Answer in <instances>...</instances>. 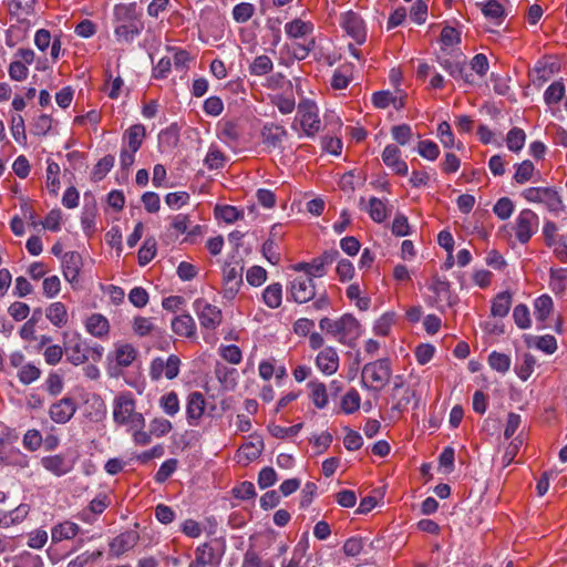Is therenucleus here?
I'll return each mask as SVG.
<instances>
[{
	"instance_id": "f704fd0d",
	"label": "nucleus",
	"mask_w": 567,
	"mask_h": 567,
	"mask_svg": "<svg viewBox=\"0 0 567 567\" xmlns=\"http://www.w3.org/2000/svg\"><path fill=\"white\" fill-rule=\"evenodd\" d=\"M312 24L300 19H295L285 25L286 33L291 38H301L312 32Z\"/></svg>"
},
{
	"instance_id": "e2e57ef3",
	"label": "nucleus",
	"mask_w": 567,
	"mask_h": 567,
	"mask_svg": "<svg viewBox=\"0 0 567 567\" xmlns=\"http://www.w3.org/2000/svg\"><path fill=\"white\" fill-rule=\"evenodd\" d=\"M393 322H394V313L386 312V313L382 315L373 327L375 334L388 336Z\"/></svg>"
},
{
	"instance_id": "49530a36",
	"label": "nucleus",
	"mask_w": 567,
	"mask_h": 567,
	"mask_svg": "<svg viewBox=\"0 0 567 567\" xmlns=\"http://www.w3.org/2000/svg\"><path fill=\"white\" fill-rule=\"evenodd\" d=\"M567 281V268L551 269L549 286L554 292H561Z\"/></svg>"
},
{
	"instance_id": "bb28decb",
	"label": "nucleus",
	"mask_w": 567,
	"mask_h": 567,
	"mask_svg": "<svg viewBox=\"0 0 567 567\" xmlns=\"http://www.w3.org/2000/svg\"><path fill=\"white\" fill-rule=\"evenodd\" d=\"M80 532V526L72 522H64L55 525L51 530V537L53 543H59L63 539H71L75 537Z\"/></svg>"
},
{
	"instance_id": "69168bd1",
	"label": "nucleus",
	"mask_w": 567,
	"mask_h": 567,
	"mask_svg": "<svg viewBox=\"0 0 567 567\" xmlns=\"http://www.w3.org/2000/svg\"><path fill=\"white\" fill-rule=\"evenodd\" d=\"M233 495L244 501L254 498L256 496L255 485L251 482L245 481L233 488Z\"/></svg>"
},
{
	"instance_id": "c756f323",
	"label": "nucleus",
	"mask_w": 567,
	"mask_h": 567,
	"mask_svg": "<svg viewBox=\"0 0 567 567\" xmlns=\"http://www.w3.org/2000/svg\"><path fill=\"white\" fill-rule=\"evenodd\" d=\"M527 343L529 348H535L546 354H553L557 350L556 339L550 334L532 337Z\"/></svg>"
},
{
	"instance_id": "6e6552de",
	"label": "nucleus",
	"mask_w": 567,
	"mask_h": 567,
	"mask_svg": "<svg viewBox=\"0 0 567 567\" xmlns=\"http://www.w3.org/2000/svg\"><path fill=\"white\" fill-rule=\"evenodd\" d=\"M135 411V401L131 393H121L114 400L113 420L120 425L128 424V420Z\"/></svg>"
},
{
	"instance_id": "7ed1b4c3",
	"label": "nucleus",
	"mask_w": 567,
	"mask_h": 567,
	"mask_svg": "<svg viewBox=\"0 0 567 567\" xmlns=\"http://www.w3.org/2000/svg\"><path fill=\"white\" fill-rule=\"evenodd\" d=\"M391 375V361L382 358L363 365L361 384L368 390L379 391L389 383Z\"/></svg>"
},
{
	"instance_id": "9b49d317",
	"label": "nucleus",
	"mask_w": 567,
	"mask_h": 567,
	"mask_svg": "<svg viewBox=\"0 0 567 567\" xmlns=\"http://www.w3.org/2000/svg\"><path fill=\"white\" fill-rule=\"evenodd\" d=\"M250 441L243 444L237 451L238 463L248 465L250 462L257 460L264 447V440L258 435H251Z\"/></svg>"
},
{
	"instance_id": "1a4fd4ad",
	"label": "nucleus",
	"mask_w": 567,
	"mask_h": 567,
	"mask_svg": "<svg viewBox=\"0 0 567 567\" xmlns=\"http://www.w3.org/2000/svg\"><path fill=\"white\" fill-rule=\"evenodd\" d=\"M341 25L344 31L361 44L365 40V28L362 18L353 12L347 11L341 16Z\"/></svg>"
},
{
	"instance_id": "58836bf2",
	"label": "nucleus",
	"mask_w": 567,
	"mask_h": 567,
	"mask_svg": "<svg viewBox=\"0 0 567 567\" xmlns=\"http://www.w3.org/2000/svg\"><path fill=\"white\" fill-rule=\"evenodd\" d=\"M115 158L113 155H105L102 157L92 171V179L95 182L102 181L106 174L114 166Z\"/></svg>"
},
{
	"instance_id": "de8ad7c7",
	"label": "nucleus",
	"mask_w": 567,
	"mask_h": 567,
	"mask_svg": "<svg viewBox=\"0 0 567 567\" xmlns=\"http://www.w3.org/2000/svg\"><path fill=\"white\" fill-rule=\"evenodd\" d=\"M255 8L251 3L241 2L234 7L233 18L238 23L247 22L254 14Z\"/></svg>"
},
{
	"instance_id": "412c9836",
	"label": "nucleus",
	"mask_w": 567,
	"mask_h": 567,
	"mask_svg": "<svg viewBox=\"0 0 567 567\" xmlns=\"http://www.w3.org/2000/svg\"><path fill=\"white\" fill-rule=\"evenodd\" d=\"M359 321L350 313H346L340 318L341 334L339 341L348 343V340H354L360 336Z\"/></svg>"
},
{
	"instance_id": "13d9d810",
	"label": "nucleus",
	"mask_w": 567,
	"mask_h": 567,
	"mask_svg": "<svg viewBox=\"0 0 567 567\" xmlns=\"http://www.w3.org/2000/svg\"><path fill=\"white\" fill-rule=\"evenodd\" d=\"M513 318L520 329H527L530 326L529 310L525 305H518L514 308Z\"/></svg>"
},
{
	"instance_id": "680f3d73",
	"label": "nucleus",
	"mask_w": 567,
	"mask_h": 567,
	"mask_svg": "<svg viewBox=\"0 0 567 567\" xmlns=\"http://www.w3.org/2000/svg\"><path fill=\"white\" fill-rule=\"evenodd\" d=\"M246 279L250 286L259 287L267 279V271L260 266H252L248 269Z\"/></svg>"
},
{
	"instance_id": "0e129e2a",
	"label": "nucleus",
	"mask_w": 567,
	"mask_h": 567,
	"mask_svg": "<svg viewBox=\"0 0 567 567\" xmlns=\"http://www.w3.org/2000/svg\"><path fill=\"white\" fill-rule=\"evenodd\" d=\"M11 133L13 138L19 144H25L27 135L24 127V120L21 115H17L12 117Z\"/></svg>"
},
{
	"instance_id": "f8f14e48",
	"label": "nucleus",
	"mask_w": 567,
	"mask_h": 567,
	"mask_svg": "<svg viewBox=\"0 0 567 567\" xmlns=\"http://www.w3.org/2000/svg\"><path fill=\"white\" fill-rule=\"evenodd\" d=\"M382 161L396 175L405 176L409 172L408 164L401 159L400 148L394 144H389L384 147Z\"/></svg>"
},
{
	"instance_id": "7c9ffc66",
	"label": "nucleus",
	"mask_w": 567,
	"mask_h": 567,
	"mask_svg": "<svg viewBox=\"0 0 567 567\" xmlns=\"http://www.w3.org/2000/svg\"><path fill=\"white\" fill-rule=\"evenodd\" d=\"M554 302L550 296L542 295L534 302V315L537 321H545L553 311Z\"/></svg>"
},
{
	"instance_id": "c85d7f7f",
	"label": "nucleus",
	"mask_w": 567,
	"mask_h": 567,
	"mask_svg": "<svg viewBox=\"0 0 567 567\" xmlns=\"http://www.w3.org/2000/svg\"><path fill=\"white\" fill-rule=\"evenodd\" d=\"M136 349L130 343L118 344L114 351L115 361L122 368L130 367L136 359Z\"/></svg>"
},
{
	"instance_id": "cd10ccee",
	"label": "nucleus",
	"mask_w": 567,
	"mask_h": 567,
	"mask_svg": "<svg viewBox=\"0 0 567 567\" xmlns=\"http://www.w3.org/2000/svg\"><path fill=\"white\" fill-rule=\"evenodd\" d=\"M195 329V321L189 315L175 317L172 321V330L181 337H192Z\"/></svg>"
},
{
	"instance_id": "2eb2a0df",
	"label": "nucleus",
	"mask_w": 567,
	"mask_h": 567,
	"mask_svg": "<svg viewBox=\"0 0 567 567\" xmlns=\"http://www.w3.org/2000/svg\"><path fill=\"white\" fill-rule=\"evenodd\" d=\"M138 540L140 535L136 530H126L111 540L110 551L115 556H121L132 549Z\"/></svg>"
},
{
	"instance_id": "a878e982",
	"label": "nucleus",
	"mask_w": 567,
	"mask_h": 567,
	"mask_svg": "<svg viewBox=\"0 0 567 567\" xmlns=\"http://www.w3.org/2000/svg\"><path fill=\"white\" fill-rule=\"evenodd\" d=\"M85 327L89 333L97 338L106 336L110 330L109 320L100 313H93L89 317Z\"/></svg>"
},
{
	"instance_id": "e433bc0d",
	"label": "nucleus",
	"mask_w": 567,
	"mask_h": 567,
	"mask_svg": "<svg viewBox=\"0 0 567 567\" xmlns=\"http://www.w3.org/2000/svg\"><path fill=\"white\" fill-rule=\"evenodd\" d=\"M157 244L154 237H148L144 240L138 250V264L141 266L147 265L156 255Z\"/></svg>"
},
{
	"instance_id": "2f4dec72",
	"label": "nucleus",
	"mask_w": 567,
	"mask_h": 567,
	"mask_svg": "<svg viewBox=\"0 0 567 567\" xmlns=\"http://www.w3.org/2000/svg\"><path fill=\"white\" fill-rule=\"evenodd\" d=\"M47 318L55 327H62L68 321L66 308L62 302H53L47 309Z\"/></svg>"
},
{
	"instance_id": "393cba45",
	"label": "nucleus",
	"mask_w": 567,
	"mask_h": 567,
	"mask_svg": "<svg viewBox=\"0 0 567 567\" xmlns=\"http://www.w3.org/2000/svg\"><path fill=\"white\" fill-rule=\"evenodd\" d=\"M285 135L286 130L282 126L275 124H267L261 130L262 143L274 148L281 144Z\"/></svg>"
},
{
	"instance_id": "a19ab883",
	"label": "nucleus",
	"mask_w": 567,
	"mask_h": 567,
	"mask_svg": "<svg viewBox=\"0 0 567 567\" xmlns=\"http://www.w3.org/2000/svg\"><path fill=\"white\" fill-rule=\"evenodd\" d=\"M526 135L522 128L514 127L506 135V145L508 150L518 152L525 145Z\"/></svg>"
},
{
	"instance_id": "423d86ee",
	"label": "nucleus",
	"mask_w": 567,
	"mask_h": 567,
	"mask_svg": "<svg viewBox=\"0 0 567 567\" xmlns=\"http://www.w3.org/2000/svg\"><path fill=\"white\" fill-rule=\"evenodd\" d=\"M194 308L197 312L200 326L214 330L221 322V311L204 299H196Z\"/></svg>"
},
{
	"instance_id": "ea45409f",
	"label": "nucleus",
	"mask_w": 567,
	"mask_h": 567,
	"mask_svg": "<svg viewBox=\"0 0 567 567\" xmlns=\"http://www.w3.org/2000/svg\"><path fill=\"white\" fill-rule=\"evenodd\" d=\"M309 386L311 388V399L313 404L318 409H323L328 404L326 385L321 382L311 381Z\"/></svg>"
},
{
	"instance_id": "4c0bfd02",
	"label": "nucleus",
	"mask_w": 567,
	"mask_h": 567,
	"mask_svg": "<svg viewBox=\"0 0 567 567\" xmlns=\"http://www.w3.org/2000/svg\"><path fill=\"white\" fill-rule=\"evenodd\" d=\"M13 567H43V560L39 555L24 550L13 557Z\"/></svg>"
},
{
	"instance_id": "4d7b16f0",
	"label": "nucleus",
	"mask_w": 567,
	"mask_h": 567,
	"mask_svg": "<svg viewBox=\"0 0 567 567\" xmlns=\"http://www.w3.org/2000/svg\"><path fill=\"white\" fill-rule=\"evenodd\" d=\"M40 374H41V371L38 367H35L31 363H28V364L22 365V368L19 371L18 377H19V380L21 383L30 384L33 381H35L37 379H39Z\"/></svg>"
},
{
	"instance_id": "39448f33",
	"label": "nucleus",
	"mask_w": 567,
	"mask_h": 567,
	"mask_svg": "<svg viewBox=\"0 0 567 567\" xmlns=\"http://www.w3.org/2000/svg\"><path fill=\"white\" fill-rule=\"evenodd\" d=\"M298 114L305 134L310 137L315 136L320 130V120L316 103L309 100L301 101L298 105Z\"/></svg>"
},
{
	"instance_id": "b1692460",
	"label": "nucleus",
	"mask_w": 567,
	"mask_h": 567,
	"mask_svg": "<svg viewBox=\"0 0 567 567\" xmlns=\"http://www.w3.org/2000/svg\"><path fill=\"white\" fill-rule=\"evenodd\" d=\"M41 464L47 471L56 476H62L71 470L65 457L60 454L42 457Z\"/></svg>"
},
{
	"instance_id": "774afa93",
	"label": "nucleus",
	"mask_w": 567,
	"mask_h": 567,
	"mask_svg": "<svg viewBox=\"0 0 567 567\" xmlns=\"http://www.w3.org/2000/svg\"><path fill=\"white\" fill-rule=\"evenodd\" d=\"M276 471L270 466L261 468V471L258 474V485L262 489L272 486L276 483Z\"/></svg>"
},
{
	"instance_id": "aec40b11",
	"label": "nucleus",
	"mask_w": 567,
	"mask_h": 567,
	"mask_svg": "<svg viewBox=\"0 0 567 567\" xmlns=\"http://www.w3.org/2000/svg\"><path fill=\"white\" fill-rule=\"evenodd\" d=\"M517 291V281L508 275L505 281V289L498 292V317L506 316L512 306V297Z\"/></svg>"
},
{
	"instance_id": "a211bd4d",
	"label": "nucleus",
	"mask_w": 567,
	"mask_h": 567,
	"mask_svg": "<svg viewBox=\"0 0 567 567\" xmlns=\"http://www.w3.org/2000/svg\"><path fill=\"white\" fill-rule=\"evenodd\" d=\"M316 363L321 372L331 375L337 372L339 367L338 353L333 348L328 347L318 353Z\"/></svg>"
},
{
	"instance_id": "72a5a7b5",
	"label": "nucleus",
	"mask_w": 567,
	"mask_h": 567,
	"mask_svg": "<svg viewBox=\"0 0 567 567\" xmlns=\"http://www.w3.org/2000/svg\"><path fill=\"white\" fill-rule=\"evenodd\" d=\"M272 68L271 59L268 55L261 54L254 59L249 65V72L251 75L261 76L271 72Z\"/></svg>"
},
{
	"instance_id": "dca6fc26",
	"label": "nucleus",
	"mask_w": 567,
	"mask_h": 567,
	"mask_svg": "<svg viewBox=\"0 0 567 567\" xmlns=\"http://www.w3.org/2000/svg\"><path fill=\"white\" fill-rule=\"evenodd\" d=\"M205 398L200 392H192L187 398L186 415L188 424L196 426L205 411Z\"/></svg>"
},
{
	"instance_id": "37998d69",
	"label": "nucleus",
	"mask_w": 567,
	"mask_h": 567,
	"mask_svg": "<svg viewBox=\"0 0 567 567\" xmlns=\"http://www.w3.org/2000/svg\"><path fill=\"white\" fill-rule=\"evenodd\" d=\"M215 216L227 224H233L234 221L243 218V213L234 206L225 205L215 207Z\"/></svg>"
},
{
	"instance_id": "864d4df0",
	"label": "nucleus",
	"mask_w": 567,
	"mask_h": 567,
	"mask_svg": "<svg viewBox=\"0 0 567 567\" xmlns=\"http://www.w3.org/2000/svg\"><path fill=\"white\" fill-rule=\"evenodd\" d=\"M161 406L164 412L171 416L175 415L179 410L178 396L175 392H169L162 396Z\"/></svg>"
},
{
	"instance_id": "f03ea898",
	"label": "nucleus",
	"mask_w": 567,
	"mask_h": 567,
	"mask_svg": "<svg viewBox=\"0 0 567 567\" xmlns=\"http://www.w3.org/2000/svg\"><path fill=\"white\" fill-rule=\"evenodd\" d=\"M538 225L539 219L537 214L532 209L525 208L519 212L514 223H508L503 226L502 237L512 246L516 243L524 245L536 234Z\"/></svg>"
},
{
	"instance_id": "338daca9",
	"label": "nucleus",
	"mask_w": 567,
	"mask_h": 567,
	"mask_svg": "<svg viewBox=\"0 0 567 567\" xmlns=\"http://www.w3.org/2000/svg\"><path fill=\"white\" fill-rule=\"evenodd\" d=\"M128 300L136 308H143L148 302V293L142 287H135L130 291Z\"/></svg>"
},
{
	"instance_id": "6ab92c4d",
	"label": "nucleus",
	"mask_w": 567,
	"mask_h": 567,
	"mask_svg": "<svg viewBox=\"0 0 567 567\" xmlns=\"http://www.w3.org/2000/svg\"><path fill=\"white\" fill-rule=\"evenodd\" d=\"M442 68L449 72V74L455 79H463L465 82H470L468 69L465 64V56L458 55L456 59H444L441 61Z\"/></svg>"
},
{
	"instance_id": "c03bdc74",
	"label": "nucleus",
	"mask_w": 567,
	"mask_h": 567,
	"mask_svg": "<svg viewBox=\"0 0 567 567\" xmlns=\"http://www.w3.org/2000/svg\"><path fill=\"white\" fill-rule=\"evenodd\" d=\"M368 212L375 223H382L388 217L385 204L377 197L370 198Z\"/></svg>"
},
{
	"instance_id": "5701e85b",
	"label": "nucleus",
	"mask_w": 567,
	"mask_h": 567,
	"mask_svg": "<svg viewBox=\"0 0 567 567\" xmlns=\"http://www.w3.org/2000/svg\"><path fill=\"white\" fill-rule=\"evenodd\" d=\"M145 136H146L145 126L142 124H135V125L130 126L125 131V133L123 135V141L127 145L126 148L131 150L132 152H137L141 148Z\"/></svg>"
},
{
	"instance_id": "6e6d98bb",
	"label": "nucleus",
	"mask_w": 567,
	"mask_h": 567,
	"mask_svg": "<svg viewBox=\"0 0 567 567\" xmlns=\"http://www.w3.org/2000/svg\"><path fill=\"white\" fill-rule=\"evenodd\" d=\"M417 152L422 157L429 161H435L440 154L439 146L434 142L427 140L419 142Z\"/></svg>"
},
{
	"instance_id": "9d476101",
	"label": "nucleus",
	"mask_w": 567,
	"mask_h": 567,
	"mask_svg": "<svg viewBox=\"0 0 567 567\" xmlns=\"http://www.w3.org/2000/svg\"><path fill=\"white\" fill-rule=\"evenodd\" d=\"M559 70L558 63L550 59H543L536 62L529 76L534 85L542 86Z\"/></svg>"
},
{
	"instance_id": "5fc2aeb1",
	"label": "nucleus",
	"mask_w": 567,
	"mask_h": 567,
	"mask_svg": "<svg viewBox=\"0 0 567 567\" xmlns=\"http://www.w3.org/2000/svg\"><path fill=\"white\" fill-rule=\"evenodd\" d=\"M103 555L102 550H95L93 553L85 551L74 559L70 560L68 567H84L90 563H94L100 559Z\"/></svg>"
},
{
	"instance_id": "4be33fe9",
	"label": "nucleus",
	"mask_w": 567,
	"mask_h": 567,
	"mask_svg": "<svg viewBox=\"0 0 567 567\" xmlns=\"http://www.w3.org/2000/svg\"><path fill=\"white\" fill-rule=\"evenodd\" d=\"M339 255L337 249H330L323 251L319 257L313 258L310 265L312 267L311 275L313 278L324 276L327 274V266L336 261Z\"/></svg>"
},
{
	"instance_id": "4468645a",
	"label": "nucleus",
	"mask_w": 567,
	"mask_h": 567,
	"mask_svg": "<svg viewBox=\"0 0 567 567\" xmlns=\"http://www.w3.org/2000/svg\"><path fill=\"white\" fill-rule=\"evenodd\" d=\"M66 359L73 365H80L89 360V347L74 336L65 346Z\"/></svg>"
},
{
	"instance_id": "ddd939ff",
	"label": "nucleus",
	"mask_w": 567,
	"mask_h": 567,
	"mask_svg": "<svg viewBox=\"0 0 567 567\" xmlns=\"http://www.w3.org/2000/svg\"><path fill=\"white\" fill-rule=\"evenodd\" d=\"M76 411V404L71 398H63L50 408V417L59 424H64L71 420Z\"/></svg>"
},
{
	"instance_id": "3c124183",
	"label": "nucleus",
	"mask_w": 567,
	"mask_h": 567,
	"mask_svg": "<svg viewBox=\"0 0 567 567\" xmlns=\"http://www.w3.org/2000/svg\"><path fill=\"white\" fill-rule=\"evenodd\" d=\"M534 172V164L530 161H524L517 166L514 178L518 184H524L532 179Z\"/></svg>"
},
{
	"instance_id": "f3484780",
	"label": "nucleus",
	"mask_w": 567,
	"mask_h": 567,
	"mask_svg": "<svg viewBox=\"0 0 567 567\" xmlns=\"http://www.w3.org/2000/svg\"><path fill=\"white\" fill-rule=\"evenodd\" d=\"M83 261L78 251H68L62 256V269L65 280L73 284L76 281Z\"/></svg>"
},
{
	"instance_id": "0eeeda50",
	"label": "nucleus",
	"mask_w": 567,
	"mask_h": 567,
	"mask_svg": "<svg viewBox=\"0 0 567 567\" xmlns=\"http://www.w3.org/2000/svg\"><path fill=\"white\" fill-rule=\"evenodd\" d=\"M289 292L291 299L297 303H306L312 300L316 296V287L313 278L297 277L290 281Z\"/></svg>"
},
{
	"instance_id": "603ef678",
	"label": "nucleus",
	"mask_w": 567,
	"mask_h": 567,
	"mask_svg": "<svg viewBox=\"0 0 567 567\" xmlns=\"http://www.w3.org/2000/svg\"><path fill=\"white\" fill-rule=\"evenodd\" d=\"M52 118L50 115L41 114L38 116L31 127V132L38 136H44L51 130Z\"/></svg>"
},
{
	"instance_id": "f257e3e1",
	"label": "nucleus",
	"mask_w": 567,
	"mask_h": 567,
	"mask_svg": "<svg viewBox=\"0 0 567 567\" xmlns=\"http://www.w3.org/2000/svg\"><path fill=\"white\" fill-rule=\"evenodd\" d=\"M142 13L135 2L120 3L114 7V19L118 22L114 33L117 41L131 43L143 31Z\"/></svg>"
},
{
	"instance_id": "bf43d9fd",
	"label": "nucleus",
	"mask_w": 567,
	"mask_h": 567,
	"mask_svg": "<svg viewBox=\"0 0 567 567\" xmlns=\"http://www.w3.org/2000/svg\"><path fill=\"white\" fill-rule=\"evenodd\" d=\"M60 166L59 164L51 162L47 168V185L51 193L56 194L60 185L59 181Z\"/></svg>"
},
{
	"instance_id": "09e8293b",
	"label": "nucleus",
	"mask_w": 567,
	"mask_h": 567,
	"mask_svg": "<svg viewBox=\"0 0 567 567\" xmlns=\"http://www.w3.org/2000/svg\"><path fill=\"white\" fill-rule=\"evenodd\" d=\"M391 134L393 140L400 145H406L413 135L412 128L409 124L394 125L391 128Z\"/></svg>"
},
{
	"instance_id": "a18cd8bd",
	"label": "nucleus",
	"mask_w": 567,
	"mask_h": 567,
	"mask_svg": "<svg viewBox=\"0 0 567 567\" xmlns=\"http://www.w3.org/2000/svg\"><path fill=\"white\" fill-rule=\"evenodd\" d=\"M360 408V395L355 389L348 391L341 400V410L351 414Z\"/></svg>"
},
{
	"instance_id": "c9c22d12",
	"label": "nucleus",
	"mask_w": 567,
	"mask_h": 567,
	"mask_svg": "<svg viewBox=\"0 0 567 567\" xmlns=\"http://www.w3.org/2000/svg\"><path fill=\"white\" fill-rule=\"evenodd\" d=\"M437 135L444 147L451 148L455 146L457 150L463 148V144L461 142L455 144L454 134L452 132L451 125L446 121H443L439 124Z\"/></svg>"
},
{
	"instance_id": "473e14b6",
	"label": "nucleus",
	"mask_w": 567,
	"mask_h": 567,
	"mask_svg": "<svg viewBox=\"0 0 567 567\" xmlns=\"http://www.w3.org/2000/svg\"><path fill=\"white\" fill-rule=\"evenodd\" d=\"M262 300L269 308H278L282 300L281 285L279 282L269 285L262 292Z\"/></svg>"
},
{
	"instance_id": "052dcab7",
	"label": "nucleus",
	"mask_w": 567,
	"mask_h": 567,
	"mask_svg": "<svg viewBox=\"0 0 567 567\" xmlns=\"http://www.w3.org/2000/svg\"><path fill=\"white\" fill-rule=\"evenodd\" d=\"M243 567H274V564L261 559L256 551L248 549L244 555Z\"/></svg>"
},
{
	"instance_id": "20e7f679",
	"label": "nucleus",
	"mask_w": 567,
	"mask_h": 567,
	"mask_svg": "<svg viewBox=\"0 0 567 567\" xmlns=\"http://www.w3.org/2000/svg\"><path fill=\"white\" fill-rule=\"evenodd\" d=\"M520 196L529 204L540 205L550 213L559 214L564 210V202L554 187H527Z\"/></svg>"
},
{
	"instance_id": "8fccbe9b",
	"label": "nucleus",
	"mask_w": 567,
	"mask_h": 567,
	"mask_svg": "<svg viewBox=\"0 0 567 567\" xmlns=\"http://www.w3.org/2000/svg\"><path fill=\"white\" fill-rule=\"evenodd\" d=\"M301 429H302V423H298V424H295L289 427H284V426L276 425V424H270L268 426L270 434L277 439H285L288 436L297 435Z\"/></svg>"
},
{
	"instance_id": "79ce46f5",
	"label": "nucleus",
	"mask_w": 567,
	"mask_h": 567,
	"mask_svg": "<svg viewBox=\"0 0 567 567\" xmlns=\"http://www.w3.org/2000/svg\"><path fill=\"white\" fill-rule=\"evenodd\" d=\"M565 95V85L561 81L551 83L544 93L546 104L551 105L558 103Z\"/></svg>"
}]
</instances>
